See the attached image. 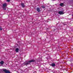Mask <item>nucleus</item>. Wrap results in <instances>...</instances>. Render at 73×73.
<instances>
[{
	"mask_svg": "<svg viewBox=\"0 0 73 73\" xmlns=\"http://www.w3.org/2000/svg\"><path fill=\"white\" fill-rule=\"evenodd\" d=\"M35 60H32L28 62L24 63V64L25 65H29V64H31V62H35Z\"/></svg>",
	"mask_w": 73,
	"mask_h": 73,
	"instance_id": "1",
	"label": "nucleus"
},
{
	"mask_svg": "<svg viewBox=\"0 0 73 73\" xmlns=\"http://www.w3.org/2000/svg\"><path fill=\"white\" fill-rule=\"evenodd\" d=\"M7 6V4L5 3L3 4V8L4 10H5V7Z\"/></svg>",
	"mask_w": 73,
	"mask_h": 73,
	"instance_id": "2",
	"label": "nucleus"
},
{
	"mask_svg": "<svg viewBox=\"0 0 73 73\" xmlns=\"http://www.w3.org/2000/svg\"><path fill=\"white\" fill-rule=\"evenodd\" d=\"M58 13L59 14V15H63V14H64V13L63 12V11H59L58 12Z\"/></svg>",
	"mask_w": 73,
	"mask_h": 73,
	"instance_id": "3",
	"label": "nucleus"
},
{
	"mask_svg": "<svg viewBox=\"0 0 73 73\" xmlns=\"http://www.w3.org/2000/svg\"><path fill=\"white\" fill-rule=\"evenodd\" d=\"M3 71L4 72H5V73H10V72H9V71H8L6 69L3 70Z\"/></svg>",
	"mask_w": 73,
	"mask_h": 73,
	"instance_id": "4",
	"label": "nucleus"
},
{
	"mask_svg": "<svg viewBox=\"0 0 73 73\" xmlns=\"http://www.w3.org/2000/svg\"><path fill=\"white\" fill-rule=\"evenodd\" d=\"M37 11L38 12L40 11V8L38 7L36 8Z\"/></svg>",
	"mask_w": 73,
	"mask_h": 73,
	"instance_id": "5",
	"label": "nucleus"
},
{
	"mask_svg": "<svg viewBox=\"0 0 73 73\" xmlns=\"http://www.w3.org/2000/svg\"><path fill=\"white\" fill-rule=\"evenodd\" d=\"M0 63L1 65H3V64H4V62L3 61H1L0 62Z\"/></svg>",
	"mask_w": 73,
	"mask_h": 73,
	"instance_id": "6",
	"label": "nucleus"
},
{
	"mask_svg": "<svg viewBox=\"0 0 73 73\" xmlns=\"http://www.w3.org/2000/svg\"><path fill=\"white\" fill-rule=\"evenodd\" d=\"M55 65V64L54 63H52L51 64V66H52V67L54 66Z\"/></svg>",
	"mask_w": 73,
	"mask_h": 73,
	"instance_id": "7",
	"label": "nucleus"
},
{
	"mask_svg": "<svg viewBox=\"0 0 73 73\" xmlns=\"http://www.w3.org/2000/svg\"><path fill=\"white\" fill-rule=\"evenodd\" d=\"M21 5H22V7H25V5H24V3H22Z\"/></svg>",
	"mask_w": 73,
	"mask_h": 73,
	"instance_id": "8",
	"label": "nucleus"
},
{
	"mask_svg": "<svg viewBox=\"0 0 73 73\" xmlns=\"http://www.w3.org/2000/svg\"><path fill=\"white\" fill-rule=\"evenodd\" d=\"M15 50L16 52H18L19 51V48H16Z\"/></svg>",
	"mask_w": 73,
	"mask_h": 73,
	"instance_id": "9",
	"label": "nucleus"
},
{
	"mask_svg": "<svg viewBox=\"0 0 73 73\" xmlns=\"http://www.w3.org/2000/svg\"><path fill=\"white\" fill-rule=\"evenodd\" d=\"M63 3H61L60 4V6H63Z\"/></svg>",
	"mask_w": 73,
	"mask_h": 73,
	"instance_id": "10",
	"label": "nucleus"
},
{
	"mask_svg": "<svg viewBox=\"0 0 73 73\" xmlns=\"http://www.w3.org/2000/svg\"><path fill=\"white\" fill-rule=\"evenodd\" d=\"M42 8H45V7L44 6H42Z\"/></svg>",
	"mask_w": 73,
	"mask_h": 73,
	"instance_id": "11",
	"label": "nucleus"
},
{
	"mask_svg": "<svg viewBox=\"0 0 73 73\" xmlns=\"http://www.w3.org/2000/svg\"><path fill=\"white\" fill-rule=\"evenodd\" d=\"M2 28L1 27H0V30H1V31L2 30Z\"/></svg>",
	"mask_w": 73,
	"mask_h": 73,
	"instance_id": "12",
	"label": "nucleus"
},
{
	"mask_svg": "<svg viewBox=\"0 0 73 73\" xmlns=\"http://www.w3.org/2000/svg\"><path fill=\"white\" fill-rule=\"evenodd\" d=\"M7 1H8V2H9V1H10V0H7Z\"/></svg>",
	"mask_w": 73,
	"mask_h": 73,
	"instance_id": "13",
	"label": "nucleus"
}]
</instances>
